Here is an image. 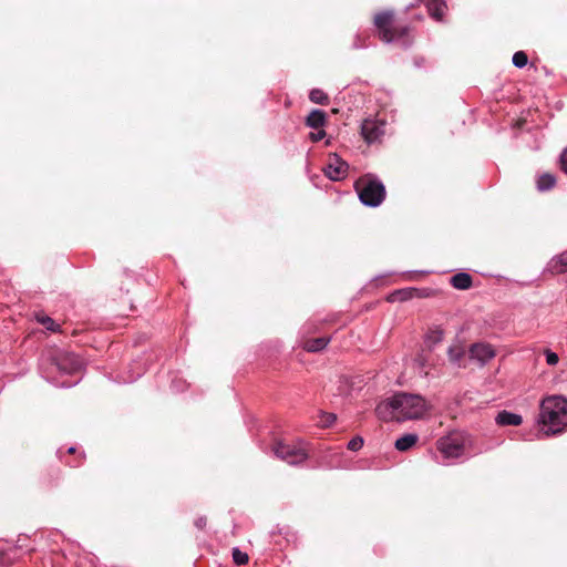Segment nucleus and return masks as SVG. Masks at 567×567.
Returning a JSON list of instances; mask_svg holds the SVG:
<instances>
[{
	"label": "nucleus",
	"instance_id": "f257e3e1",
	"mask_svg": "<svg viewBox=\"0 0 567 567\" xmlns=\"http://www.w3.org/2000/svg\"><path fill=\"white\" fill-rule=\"evenodd\" d=\"M429 410L430 404L421 395L400 392L379 403L375 414L384 422H403L422 419Z\"/></svg>",
	"mask_w": 567,
	"mask_h": 567
},
{
	"label": "nucleus",
	"instance_id": "f03ea898",
	"mask_svg": "<svg viewBox=\"0 0 567 567\" xmlns=\"http://www.w3.org/2000/svg\"><path fill=\"white\" fill-rule=\"evenodd\" d=\"M538 422L546 436L567 431V400L559 395L544 399L540 403Z\"/></svg>",
	"mask_w": 567,
	"mask_h": 567
},
{
	"label": "nucleus",
	"instance_id": "7ed1b4c3",
	"mask_svg": "<svg viewBox=\"0 0 567 567\" xmlns=\"http://www.w3.org/2000/svg\"><path fill=\"white\" fill-rule=\"evenodd\" d=\"M373 25L377 37L384 43L401 41L408 45L410 41L411 28L406 24L396 22V13L392 9L381 10L373 16Z\"/></svg>",
	"mask_w": 567,
	"mask_h": 567
},
{
	"label": "nucleus",
	"instance_id": "20e7f679",
	"mask_svg": "<svg viewBox=\"0 0 567 567\" xmlns=\"http://www.w3.org/2000/svg\"><path fill=\"white\" fill-rule=\"evenodd\" d=\"M354 188L359 195L360 200L371 207L379 206L385 198V187L379 179L365 175L359 178Z\"/></svg>",
	"mask_w": 567,
	"mask_h": 567
},
{
	"label": "nucleus",
	"instance_id": "39448f33",
	"mask_svg": "<svg viewBox=\"0 0 567 567\" xmlns=\"http://www.w3.org/2000/svg\"><path fill=\"white\" fill-rule=\"evenodd\" d=\"M271 450L278 458L290 465L300 464L308 457V453L302 446L289 444L282 441L274 443Z\"/></svg>",
	"mask_w": 567,
	"mask_h": 567
},
{
	"label": "nucleus",
	"instance_id": "423d86ee",
	"mask_svg": "<svg viewBox=\"0 0 567 567\" xmlns=\"http://www.w3.org/2000/svg\"><path fill=\"white\" fill-rule=\"evenodd\" d=\"M464 435L451 433L437 440L436 447L445 458H456L464 453Z\"/></svg>",
	"mask_w": 567,
	"mask_h": 567
},
{
	"label": "nucleus",
	"instance_id": "0eeeda50",
	"mask_svg": "<svg viewBox=\"0 0 567 567\" xmlns=\"http://www.w3.org/2000/svg\"><path fill=\"white\" fill-rule=\"evenodd\" d=\"M385 134V122L382 120L367 118L361 125V135L368 144L381 142Z\"/></svg>",
	"mask_w": 567,
	"mask_h": 567
},
{
	"label": "nucleus",
	"instance_id": "6e6552de",
	"mask_svg": "<svg viewBox=\"0 0 567 567\" xmlns=\"http://www.w3.org/2000/svg\"><path fill=\"white\" fill-rule=\"evenodd\" d=\"M496 355L495 350L488 343L477 342L471 344L468 349V358L475 360L480 365H484Z\"/></svg>",
	"mask_w": 567,
	"mask_h": 567
},
{
	"label": "nucleus",
	"instance_id": "1a4fd4ad",
	"mask_svg": "<svg viewBox=\"0 0 567 567\" xmlns=\"http://www.w3.org/2000/svg\"><path fill=\"white\" fill-rule=\"evenodd\" d=\"M348 171V164L341 161L337 155L330 159L328 165L327 175L331 179H340Z\"/></svg>",
	"mask_w": 567,
	"mask_h": 567
},
{
	"label": "nucleus",
	"instance_id": "9d476101",
	"mask_svg": "<svg viewBox=\"0 0 567 567\" xmlns=\"http://www.w3.org/2000/svg\"><path fill=\"white\" fill-rule=\"evenodd\" d=\"M426 8L429 14L436 21H443L444 14L447 10L446 2L444 0H427Z\"/></svg>",
	"mask_w": 567,
	"mask_h": 567
},
{
	"label": "nucleus",
	"instance_id": "9b49d317",
	"mask_svg": "<svg viewBox=\"0 0 567 567\" xmlns=\"http://www.w3.org/2000/svg\"><path fill=\"white\" fill-rule=\"evenodd\" d=\"M326 123L327 114L322 110H312L306 118V125L315 130L322 128Z\"/></svg>",
	"mask_w": 567,
	"mask_h": 567
},
{
	"label": "nucleus",
	"instance_id": "f8f14e48",
	"mask_svg": "<svg viewBox=\"0 0 567 567\" xmlns=\"http://www.w3.org/2000/svg\"><path fill=\"white\" fill-rule=\"evenodd\" d=\"M548 271L553 275H560L567 271V251L554 257L548 262Z\"/></svg>",
	"mask_w": 567,
	"mask_h": 567
},
{
	"label": "nucleus",
	"instance_id": "ddd939ff",
	"mask_svg": "<svg viewBox=\"0 0 567 567\" xmlns=\"http://www.w3.org/2000/svg\"><path fill=\"white\" fill-rule=\"evenodd\" d=\"M330 341V338H308L302 341V348L308 352H319L323 350Z\"/></svg>",
	"mask_w": 567,
	"mask_h": 567
},
{
	"label": "nucleus",
	"instance_id": "4468645a",
	"mask_svg": "<svg viewBox=\"0 0 567 567\" xmlns=\"http://www.w3.org/2000/svg\"><path fill=\"white\" fill-rule=\"evenodd\" d=\"M496 423L498 425H520L523 422V419L519 414H515L508 411H502L496 416Z\"/></svg>",
	"mask_w": 567,
	"mask_h": 567
},
{
	"label": "nucleus",
	"instance_id": "2eb2a0df",
	"mask_svg": "<svg viewBox=\"0 0 567 567\" xmlns=\"http://www.w3.org/2000/svg\"><path fill=\"white\" fill-rule=\"evenodd\" d=\"M419 441V436L414 433L404 434L395 441V449L401 452L409 451Z\"/></svg>",
	"mask_w": 567,
	"mask_h": 567
},
{
	"label": "nucleus",
	"instance_id": "dca6fc26",
	"mask_svg": "<svg viewBox=\"0 0 567 567\" xmlns=\"http://www.w3.org/2000/svg\"><path fill=\"white\" fill-rule=\"evenodd\" d=\"M58 368L68 373H73L79 370L80 362L75 357L68 354L59 359Z\"/></svg>",
	"mask_w": 567,
	"mask_h": 567
},
{
	"label": "nucleus",
	"instance_id": "f3484780",
	"mask_svg": "<svg viewBox=\"0 0 567 567\" xmlns=\"http://www.w3.org/2000/svg\"><path fill=\"white\" fill-rule=\"evenodd\" d=\"M472 277L466 272H458L451 277V285L460 290H466L472 287Z\"/></svg>",
	"mask_w": 567,
	"mask_h": 567
},
{
	"label": "nucleus",
	"instance_id": "a211bd4d",
	"mask_svg": "<svg viewBox=\"0 0 567 567\" xmlns=\"http://www.w3.org/2000/svg\"><path fill=\"white\" fill-rule=\"evenodd\" d=\"M34 318L40 324H42L43 327H45V329L52 332H58L60 329V326L55 323V321L51 317L44 315L43 312H37L34 315Z\"/></svg>",
	"mask_w": 567,
	"mask_h": 567
},
{
	"label": "nucleus",
	"instance_id": "6ab92c4d",
	"mask_svg": "<svg viewBox=\"0 0 567 567\" xmlns=\"http://www.w3.org/2000/svg\"><path fill=\"white\" fill-rule=\"evenodd\" d=\"M556 183V178L554 175L549 173H545L542 176H539L537 181V187L539 190H548L550 189Z\"/></svg>",
	"mask_w": 567,
	"mask_h": 567
},
{
	"label": "nucleus",
	"instance_id": "aec40b11",
	"mask_svg": "<svg viewBox=\"0 0 567 567\" xmlns=\"http://www.w3.org/2000/svg\"><path fill=\"white\" fill-rule=\"evenodd\" d=\"M465 357V350L461 346H454L449 349V358L452 362L457 363L460 367L462 365V360ZM463 367H465L463 364Z\"/></svg>",
	"mask_w": 567,
	"mask_h": 567
},
{
	"label": "nucleus",
	"instance_id": "412c9836",
	"mask_svg": "<svg viewBox=\"0 0 567 567\" xmlns=\"http://www.w3.org/2000/svg\"><path fill=\"white\" fill-rule=\"evenodd\" d=\"M309 99L311 102L320 105H327L329 103V96L320 89H313L310 91Z\"/></svg>",
	"mask_w": 567,
	"mask_h": 567
},
{
	"label": "nucleus",
	"instance_id": "4be33fe9",
	"mask_svg": "<svg viewBox=\"0 0 567 567\" xmlns=\"http://www.w3.org/2000/svg\"><path fill=\"white\" fill-rule=\"evenodd\" d=\"M528 62V56L524 51H517L513 55V64L517 68H524Z\"/></svg>",
	"mask_w": 567,
	"mask_h": 567
},
{
	"label": "nucleus",
	"instance_id": "5701e85b",
	"mask_svg": "<svg viewBox=\"0 0 567 567\" xmlns=\"http://www.w3.org/2000/svg\"><path fill=\"white\" fill-rule=\"evenodd\" d=\"M233 559L237 565H246L249 560V557L246 553L241 551L239 548H233Z\"/></svg>",
	"mask_w": 567,
	"mask_h": 567
},
{
	"label": "nucleus",
	"instance_id": "b1692460",
	"mask_svg": "<svg viewBox=\"0 0 567 567\" xmlns=\"http://www.w3.org/2000/svg\"><path fill=\"white\" fill-rule=\"evenodd\" d=\"M417 292V289H409V290H400V291H396L395 293L392 295V297L394 298L395 296H400V299L401 300H406L409 298H412L414 296V293Z\"/></svg>",
	"mask_w": 567,
	"mask_h": 567
},
{
	"label": "nucleus",
	"instance_id": "393cba45",
	"mask_svg": "<svg viewBox=\"0 0 567 567\" xmlns=\"http://www.w3.org/2000/svg\"><path fill=\"white\" fill-rule=\"evenodd\" d=\"M362 446H363V440H362V437H360V436H355V437H353V439L348 443V449H349L350 451H359Z\"/></svg>",
	"mask_w": 567,
	"mask_h": 567
},
{
	"label": "nucleus",
	"instance_id": "a878e982",
	"mask_svg": "<svg viewBox=\"0 0 567 567\" xmlns=\"http://www.w3.org/2000/svg\"><path fill=\"white\" fill-rule=\"evenodd\" d=\"M544 353H545V355H546V362H547V364H549V365H555V364H557V363H558L559 358H558V355H557L555 352L550 351L549 349H546V350L544 351Z\"/></svg>",
	"mask_w": 567,
	"mask_h": 567
},
{
	"label": "nucleus",
	"instance_id": "bb28decb",
	"mask_svg": "<svg viewBox=\"0 0 567 567\" xmlns=\"http://www.w3.org/2000/svg\"><path fill=\"white\" fill-rule=\"evenodd\" d=\"M337 416L332 413H323L321 416V422L323 426H330L334 423Z\"/></svg>",
	"mask_w": 567,
	"mask_h": 567
},
{
	"label": "nucleus",
	"instance_id": "cd10ccee",
	"mask_svg": "<svg viewBox=\"0 0 567 567\" xmlns=\"http://www.w3.org/2000/svg\"><path fill=\"white\" fill-rule=\"evenodd\" d=\"M324 136H326V132L322 128H319V131L316 133L311 132L309 134V138L313 143L321 141Z\"/></svg>",
	"mask_w": 567,
	"mask_h": 567
},
{
	"label": "nucleus",
	"instance_id": "c85d7f7f",
	"mask_svg": "<svg viewBox=\"0 0 567 567\" xmlns=\"http://www.w3.org/2000/svg\"><path fill=\"white\" fill-rule=\"evenodd\" d=\"M561 169L567 174V148L560 155Z\"/></svg>",
	"mask_w": 567,
	"mask_h": 567
},
{
	"label": "nucleus",
	"instance_id": "c756f323",
	"mask_svg": "<svg viewBox=\"0 0 567 567\" xmlns=\"http://www.w3.org/2000/svg\"><path fill=\"white\" fill-rule=\"evenodd\" d=\"M196 526L198 528H204V526L206 525V518L205 517H200L198 518L196 522H195Z\"/></svg>",
	"mask_w": 567,
	"mask_h": 567
},
{
	"label": "nucleus",
	"instance_id": "7c9ffc66",
	"mask_svg": "<svg viewBox=\"0 0 567 567\" xmlns=\"http://www.w3.org/2000/svg\"><path fill=\"white\" fill-rule=\"evenodd\" d=\"M68 453H70V454L75 453V449H74V447H70V449L68 450Z\"/></svg>",
	"mask_w": 567,
	"mask_h": 567
},
{
	"label": "nucleus",
	"instance_id": "2f4dec72",
	"mask_svg": "<svg viewBox=\"0 0 567 567\" xmlns=\"http://www.w3.org/2000/svg\"><path fill=\"white\" fill-rule=\"evenodd\" d=\"M525 123V121H519L518 126H522Z\"/></svg>",
	"mask_w": 567,
	"mask_h": 567
}]
</instances>
